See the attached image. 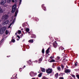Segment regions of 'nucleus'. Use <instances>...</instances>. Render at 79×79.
I'll use <instances>...</instances> for the list:
<instances>
[{"mask_svg": "<svg viewBox=\"0 0 79 79\" xmlns=\"http://www.w3.org/2000/svg\"><path fill=\"white\" fill-rule=\"evenodd\" d=\"M56 44L57 45V43H53V46L54 47H56Z\"/></svg>", "mask_w": 79, "mask_h": 79, "instance_id": "obj_9", "label": "nucleus"}, {"mask_svg": "<svg viewBox=\"0 0 79 79\" xmlns=\"http://www.w3.org/2000/svg\"><path fill=\"white\" fill-rule=\"evenodd\" d=\"M65 73H69L70 72V70L69 69H66L65 71Z\"/></svg>", "mask_w": 79, "mask_h": 79, "instance_id": "obj_8", "label": "nucleus"}, {"mask_svg": "<svg viewBox=\"0 0 79 79\" xmlns=\"http://www.w3.org/2000/svg\"><path fill=\"white\" fill-rule=\"evenodd\" d=\"M22 35H23V34H22Z\"/></svg>", "mask_w": 79, "mask_h": 79, "instance_id": "obj_43", "label": "nucleus"}, {"mask_svg": "<svg viewBox=\"0 0 79 79\" xmlns=\"http://www.w3.org/2000/svg\"><path fill=\"white\" fill-rule=\"evenodd\" d=\"M6 2V0H2L1 2V4H2V5H4L5 3Z\"/></svg>", "mask_w": 79, "mask_h": 79, "instance_id": "obj_6", "label": "nucleus"}, {"mask_svg": "<svg viewBox=\"0 0 79 79\" xmlns=\"http://www.w3.org/2000/svg\"><path fill=\"white\" fill-rule=\"evenodd\" d=\"M18 40H19V39H18Z\"/></svg>", "mask_w": 79, "mask_h": 79, "instance_id": "obj_41", "label": "nucleus"}, {"mask_svg": "<svg viewBox=\"0 0 79 79\" xmlns=\"http://www.w3.org/2000/svg\"><path fill=\"white\" fill-rule=\"evenodd\" d=\"M1 41H3V40H1Z\"/></svg>", "mask_w": 79, "mask_h": 79, "instance_id": "obj_42", "label": "nucleus"}, {"mask_svg": "<svg viewBox=\"0 0 79 79\" xmlns=\"http://www.w3.org/2000/svg\"><path fill=\"white\" fill-rule=\"evenodd\" d=\"M57 69H58V70H59L60 71V67H57Z\"/></svg>", "mask_w": 79, "mask_h": 79, "instance_id": "obj_21", "label": "nucleus"}, {"mask_svg": "<svg viewBox=\"0 0 79 79\" xmlns=\"http://www.w3.org/2000/svg\"><path fill=\"white\" fill-rule=\"evenodd\" d=\"M7 3H10V2H11V0H7Z\"/></svg>", "mask_w": 79, "mask_h": 79, "instance_id": "obj_13", "label": "nucleus"}, {"mask_svg": "<svg viewBox=\"0 0 79 79\" xmlns=\"http://www.w3.org/2000/svg\"><path fill=\"white\" fill-rule=\"evenodd\" d=\"M18 13V10H16L15 13V16H17V14Z\"/></svg>", "mask_w": 79, "mask_h": 79, "instance_id": "obj_7", "label": "nucleus"}, {"mask_svg": "<svg viewBox=\"0 0 79 79\" xmlns=\"http://www.w3.org/2000/svg\"><path fill=\"white\" fill-rule=\"evenodd\" d=\"M41 71H42V72H45V69L43 68L41 69Z\"/></svg>", "mask_w": 79, "mask_h": 79, "instance_id": "obj_12", "label": "nucleus"}, {"mask_svg": "<svg viewBox=\"0 0 79 79\" xmlns=\"http://www.w3.org/2000/svg\"><path fill=\"white\" fill-rule=\"evenodd\" d=\"M8 18V16L7 15H5L2 18V21H5L6 19H7Z\"/></svg>", "mask_w": 79, "mask_h": 79, "instance_id": "obj_2", "label": "nucleus"}, {"mask_svg": "<svg viewBox=\"0 0 79 79\" xmlns=\"http://www.w3.org/2000/svg\"><path fill=\"white\" fill-rule=\"evenodd\" d=\"M46 72L47 73L49 74L52 73V69H49L46 70Z\"/></svg>", "mask_w": 79, "mask_h": 79, "instance_id": "obj_4", "label": "nucleus"}, {"mask_svg": "<svg viewBox=\"0 0 79 79\" xmlns=\"http://www.w3.org/2000/svg\"><path fill=\"white\" fill-rule=\"evenodd\" d=\"M8 23H9V20H7L5 22H3L2 24L3 25V26H4V25H6V24H7Z\"/></svg>", "mask_w": 79, "mask_h": 79, "instance_id": "obj_5", "label": "nucleus"}, {"mask_svg": "<svg viewBox=\"0 0 79 79\" xmlns=\"http://www.w3.org/2000/svg\"><path fill=\"white\" fill-rule=\"evenodd\" d=\"M55 42H56V41H55Z\"/></svg>", "mask_w": 79, "mask_h": 79, "instance_id": "obj_44", "label": "nucleus"}, {"mask_svg": "<svg viewBox=\"0 0 79 79\" xmlns=\"http://www.w3.org/2000/svg\"><path fill=\"white\" fill-rule=\"evenodd\" d=\"M60 79H64L63 77H60Z\"/></svg>", "mask_w": 79, "mask_h": 79, "instance_id": "obj_29", "label": "nucleus"}, {"mask_svg": "<svg viewBox=\"0 0 79 79\" xmlns=\"http://www.w3.org/2000/svg\"><path fill=\"white\" fill-rule=\"evenodd\" d=\"M6 29V28L5 27H2L0 29V34H3L5 31Z\"/></svg>", "mask_w": 79, "mask_h": 79, "instance_id": "obj_1", "label": "nucleus"}, {"mask_svg": "<svg viewBox=\"0 0 79 79\" xmlns=\"http://www.w3.org/2000/svg\"><path fill=\"white\" fill-rule=\"evenodd\" d=\"M50 50V48H48V49H47V50H48H48Z\"/></svg>", "mask_w": 79, "mask_h": 79, "instance_id": "obj_33", "label": "nucleus"}, {"mask_svg": "<svg viewBox=\"0 0 79 79\" xmlns=\"http://www.w3.org/2000/svg\"><path fill=\"white\" fill-rule=\"evenodd\" d=\"M19 34H21V31L19 30L18 31Z\"/></svg>", "mask_w": 79, "mask_h": 79, "instance_id": "obj_22", "label": "nucleus"}, {"mask_svg": "<svg viewBox=\"0 0 79 79\" xmlns=\"http://www.w3.org/2000/svg\"><path fill=\"white\" fill-rule=\"evenodd\" d=\"M24 68H25V67H26V66H24Z\"/></svg>", "mask_w": 79, "mask_h": 79, "instance_id": "obj_38", "label": "nucleus"}, {"mask_svg": "<svg viewBox=\"0 0 79 79\" xmlns=\"http://www.w3.org/2000/svg\"><path fill=\"white\" fill-rule=\"evenodd\" d=\"M41 76H42V74L41 73L39 74L38 75L39 77H41Z\"/></svg>", "mask_w": 79, "mask_h": 79, "instance_id": "obj_18", "label": "nucleus"}, {"mask_svg": "<svg viewBox=\"0 0 79 79\" xmlns=\"http://www.w3.org/2000/svg\"><path fill=\"white\" fill-rule=\"evenodd\" d=\"M8 34V31H6V34Z\"/></svg>", "mask_w": 79, "mask_h": 79, "instance_id": "obj_17", "label": "nucleus"}, {"mask_svg": "<svg viewBox=\"0 0 79 79\" xmlns=\"http://www.w3.org/2000/svg\"><path fill=\"white\" fill-rule=\"evenodd\" d=\"M16 5H14L12 8V13H13L16 11Z\"/></svg>", "mask_w": 79, "mask_h": 79, "instance_id": "obj_3", "label": "nucleus"}, {"mask_svg": "<svg viewBox=\"0 0 79 79\" xmlns=\"http://www.w3.org/2000/svg\"><path fill=\"white\" fill-rule=\"evenodd\" d=\"M77 63V62L76 63Z\"/></svg>", "mask_w": 79, "mask_h": 79, "instance_id": "obj_45", "label": "nucleus"}, {"mask_svg": "<svg viewBox=\"0 0 79 79\" xmlns=\"http://www.w3.org/2000/svg\"><path fill=\"white\" fill-rule=\"evenodd\" d=\"M50 58H51V59H52V58H53V57H52V56H51V57H50Z\"/></svg>", "mask_w": 79, "mask_h": 79, "instance_id": "obj_31", "label": "nucleus"}, {"mask_svg": "<svg viewBox=\"0 0 79 79\" xmlns=\"http://www.w3.org/2000/svg\"><path fill=\"white\" fill-rule=\"evenodd\" d=\"M2 12V9L0 7V14Z\"/></svg>", "mask_w": 79, "mask_h": 79, "instance_id": "obj_16", "label": "nucleus"}, {"mask_svg": "<svg viewBox=\"0 0 79 79\" xmlns=\"http://www.w3.org/2000/svg\"><path fill=\"white\" fill-rule=\"evenodd\" d=\"M28 33L29 34L30 33V32H29Z\"/></svg>", "mask_w": 79, "mask_h": 79, "instance_id": "obj_40", "label": "nucleus"}, {"mask_svg": "<svg viewBox=\"0 0 79 79\" xmlns=\"http://www.w3.org/2000/svg\"><path fill=\"white\" fill-rule=\"evenodd\" d=\"M26 32H29V28H27L26 29Z\"/></svg>", "mask_w": 79, "mask_h": 79, "instance_id": "obj_15", "label": "nucleus"}, {"mask_svg": "<svg viewBox=\"0 0 79 79\" xmlns=\"http://www.w3.org/2000/svg\"><path fill=\"white\" fill-rule=\"evenodd\" d=\"M29 42H31L32 43L33 42V40H31L29 41Z\"/></svg>", "mask_w": 79, "mask_h": 79, "instance_id": "obj_11", "label": "nucleus"}, {"mask_svg": "<svg viewBox=\"0 0 79 79\" xmlns=\"http://www.w3.org/2000/svg\"><path fill=\"white\" fill-rule=\"evenodd\" d=\"M46 53L47 54H48V50H47L46 51Z\"/></svg>", "mask_w": 79, "mask_h": 79, "instance_id": "obj_24", "label": "nucleus"}, {"mask_svg": "<svg viewBox=\"0 0 79 79\" xmlns=\"http://www.w3.org/2000/svg\"><path fill=\"white\" fill-rule=\"evenodd\" d=\"M22 1V0H19V4H21V2Z\"/></svg>", "mask_w": 79, "mask_h": 79, "instance_id": "obj_26", "label": "nucleus"}, {"mask_svg": "<svg viewBox=\"0 0 79 79\" xmlns=\"http://www.w3.org/2000/svg\"><path fill=\"white\" fill-rule=\"evenodd\" d=\"M75 66H77V64H76V63H75Z\"/></svg>", "mask_w": 79, "mask_h": 79, "instance_id": "obj_35", "label": "nucleus"}, {"mask_svg": "<svg viewBox=\"0 0 79 79\" xmlns=\"http://www.w3.org/2000/svg\"><path fill=\"white\" fill-rule=\"evenodd\" d=\"M12 2H15V1H14V0H12Z\"/></svg>", "mask_w": 79, "mask_h": 79, "instance_id": "obj_34", "label": "nucleus"}, {"mask_svg": "<svg viewBox=\"0 0 79 79\" xmlns=\"http://www.w3.org/2000/svg\"><path fill=\"white\" fill-rule=\"evenodd\" d=\"M57 58H58V60H59V59H60V57H57Z\"/></svg>", "mask_w": 79, "mask_h": 79, "instance_id": "obj_32", "label": "nucleus"}, {"mask_svg": "<svg viewBox=\"0 0 79 79\" xmlns=\"http://www.w3.org/2000/svg\"><path fill=\"white\" fill-rule=\"evenodd\" d=\"M15 35H17V33H15Z\"/></svg>", "mask_w": 79, "mask_h": 79, "instance_id": "obj_36", "label": "nucleus"}, {"mask_svg": "<svg viewBox=\"0 0 79 79\" xmlns=\"http://www.w3.org/2000/svg\"><path fill=\"white\" fill-rule=\"evenodd\" d=\"M77 77L78 78V79H79V76L78 75H77Z\"/></svg>", "mask_w": 79, "mask_h": 79, "instance_id": "obj_27", "label": "nucleus"}, {"mask_svg": "<svg viewBox=\"0 0 79 79\" xmlns=\"http://www.w3.org/2000/svg\"><path fill=\"white\" fill-rule=\"evenodd\" d=\"M61 67L63 69V68H64V66L63 65H61Z\"/></svg>", "mask_w": 79, "mask_h": 79, "instance_id": "obj_20", "label": "nucleus"}, {"mask_svg": "<svg viewBox=\"0 0 79 79\" xmlns=\"http://www.w3.org/2000/svg\"><path fill=\"white\" fill-rule=\"evenodd\" d=\"M16 2H17L18 1V0H15Z\"/></svg>", "mask_w": 79, "mask_h": 79, "instance_id": "obj_37", "label": "nucleus"}, {"mask_svg": "<svg viewBox=\"0 0 79 79\" xmlns=\"http://www.w3.org/2000/svg\"><path fill=\"white\" fill-rule=\"evenodd\" d=\"M58 73H57L55 75L56 77H58Z\"/></svg>", "mask_w": 79, "mask_h": 79, "instance_id": "obj_25", "label": "nucleus"}, {"mask_svg": "<svg viewBox=\"0 0 79 79\" xmlns=\"http://www.w3.org/2000/svg\"><path fill=\"white\" fill-rule=\"evenodd\" d=\"M11 41L12 42H15V40H12Z\"/></svg>", "mask_w": 79, "mask_h": 79, "instance_id": "obj_23", "label": "nucleus"}, {"mask_svg": "<svg viewBox=\"0 0 79 79\" xmlns=\"http://www.w3.org/2000/svg\"><path fill=\"white\" fill-rule=\"evenodd\" d=\"M40 60H41V59H40Z\"/></svg>", "mask_w": 79, "mask_h": 79, "instance_id": "obj_39", "label": "nucleus"}, {"mask_svg": "<svg viewBox=\"0 0 79 79\" xmlns=\"http://www.w3.org/2000/svg\"><path fill=\"white\" fill-rule=\"evenodd\" d=\"M17 37H18V38H19V39H20V36H19L18 35L17 36Z\"/></svg>", "mask_w": 79, "mask_h": 79, "instance_id": "obj_28", "label": "nucleus"}, {"mask_svg": "<svg viewBox=\"0 0 79 79\" xmlns=\"http://www.w3.org/2000/svg\"><path fill=\"white\" fill-rule=\"evenodd\" d=\"M72 76L73 77H75V76H74V75H73Z\"/></svg>", "mask_w": 79, "mask_h": 79, "instance_id": "obj_30", "label": "nucleus"}, {"mask_svg": "<svg viewBox=\"0 0 79 79\" xmlns=\"http://www.w3.org/2000/svg\"><path fill=\"white\" fill-rule=\"evenodd\" d=\"M55 60H53V59H52L50 61V62H55Z\"/></svg>", "mask_w": 79, "mask_h": 79, "instance_id": "obj_14", "label": "nucleus"}, {"mask_svg": "<svg viewBox=\"0 0 79 79\" xmlns=\"http://www.w3.org/2000/svg\"><path fill=\"white\" fill-rule=\"evenodd\" d=\"M13 23H14V22H12V23L9 25L8 27V28H10V27H11V25H12V24H13Z\"/></svg>", "mask_w": 79, "mask_h": 79, "instance_id": "obj_10", "label": "nucleus"}, {"mask_svg": "<svg viewBox=\"0 0 79 79\" xmlns=\"http://www.w3.org/2000/svg\"><path fill=\"white\" fill-rule=\"evenodd\" d=\"M42 53H44V49H43L42 50Z\"/></svg>", "mask_w": 79, "mask_h": 79, "instance_id": "obj_19", "label": "nucleus"}]
</instances>
